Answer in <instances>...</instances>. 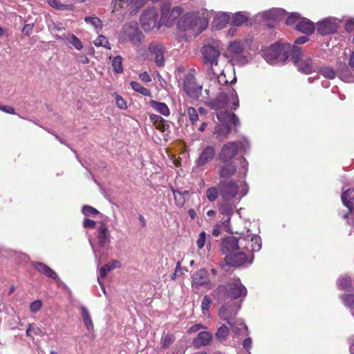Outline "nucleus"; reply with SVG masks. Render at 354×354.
<instances>
[{"label":"nucleus","instance_id":"16","mask_svg":"<svg viewBox=\"0 0 354 354\" xmlns=\"http://www.w3.org/2000/svg\"><path fill=\"white\" fill-rule=\"evenodd\" d=\"M149 56L154 59L156 64L158 67H161L165 64V53L164 46L158 43H151L149 46Z\"/></svg>","mask_w":354,"mask_h":354},{"label":"nucleus","instance_id":"28","mask_svg":"<svg viewBox=\"0 0 354 354\" xmlns=\"http://www.w3.org/2000/svg\"><path fill=\"white\" fill-rule=\"evenodd\" d=\"M243 44L239 41H234L230 42L228 46V53L231 55V58L240 55L243 51Z\"/></svg>","mask_w":354,"mask_h":354},{"label":"nucleus","instance_id":"33","mask_svg":"<svg viewBox=\"0 0 354 354\" xmlns=\"http://www.w3.org/2000/svg\"><path fill=\"white\" fill-rule=\"evenodd\" d=\"M80 310L85 326L88 330H93V324L88 309L85 306H82L80 307Z\"/></svg>","mask_w":354,"mask_h":354},{"label":"nucleus","instance_id":"63","mask_svg":"<svg viewBox=\"0 0 354 354\" xmlns=\"http://www.w3.org/2000/svg\"><path fill=\"white\" fill-rule=\"evenodd\" d=\"M243 346L246 349H250L252 346V339L248 337L243 340Z\"/></svg>","mask_w":354,"mask_h":354},{"label":"nucleus","instance_id":"61","mask_svg":"<svg viewBox=\"0 0 354 354\" xmlns=\"http://www.w3.org/2000/svg\"><path fill=\"white\" fill-rule=\"evenodd\" d=\"M140 78L142 81L145 82H150L151 81V78L147 72H143L140 75Z\"/></svg>","mask_w":354,"mask_h":354},{"label":"nucleus","instance_id":"35","mask_svg":"<svg viewBox=\"0 0 354 354\" xmlns=\"http://www.w3.org/2000/svg\"><path fill=\"white\" fill-rule=\"evenodd\" d=\"M175 341V336L174 334L167 333L166 334H163L160 339V343L162 345V348L164 349H167L171 346V345Z\"/></svg>","mask_w":354,"mask_h":354},{"label":"nucleus","instance_id":"21","mask_svg":"<svg viewBox=\"0 0 354 354\" xmlns=\"http://www.w3.org/2000/svg\"><path fill=\"white\" fill-rule=\"evenodd\" d=\"M337 30V22L335 19L326 18L318 23L317 31L323 35L333 33Z\"/></svg>","mask_w":354,"mask_h":354},{"label":"nucleus","instance_id":"45","mask_svg":"<svg viewBox=\"0 0 354 354\" xmlns=\"http://www.w3.org/2000/svg\"><path fill=\"white\" fill-rule=\"evenodd\" d=\"M94 44L96 46H103L107 49H111V46L109 43V41L107 38L104 35L98 36V37L94 41Z\"/></svg>","mask_w":354,"mask_h":354},{"label":"nucleus","instance_id":"13","mask_svg":"<svg viewBox=\"0 0 354 354\" xmlns=\"http://www.w3.org/2000/svg\"><path fill=\"white\" fill-rule=\"evenodd\" d=\"M158 13L156 9H149L144 12L141 16L140 22L145 31H150L155 28H159L161 22L158 21Z\"/></svg>","mask_w":354,"mask_h":354},{"label":"nucleus","instance_id":"57","mask_svg":"<svg viewBox=\"0 0 354 354\" xmlns=\"http://www.w3.org/2000/svg\"><path fill=\"white\" fill-rule=\"evenodd\" d=\"M83 226L85 228L93 229L95 227V222L93 220L86 218V219H84V221L83 222Z\"/></svg>","mask_w":354,"mask_h":354},{"label":"nucleus","instance_id":"47","mask_svg":"<svg viewBox=\"0 0 354 354\" xmlns=\"http://www.w3.org/2000/svg\"><path fill=\"white\" fill-rule=\"evenodd\" d=\"M211 304H212L211 298L207 295L204 296L202 304H201V309L205 315H206L207 314L209 313V309Z\"/></svg>","mask_w":354,"mask_h":354},{"label":"nucleus","instance_id":"43","mask_svg":"<svg viewBox=\"0 0 354 354\" xmlns=\"http://www.w3.org/2000/svg\"><path fill=\"white\" fill-rule=\"evenodd\" d=\"M231 328L236 334H241L248 329L247 326L242 321L236 319H234V326Z\"/></svg>","mask_w":354,"mask_h":354},{"label":"nucleus","instance_id":"53","mask_svg":"<svg viewBox=\"0 0 354 354\" xmlns=\"http://www.w3.org/2000/svg\"><path fill=\"white\" fill-rule=\"evenodd\" d=\"M42 307V302L40 300L32 301L30 305V310L32 313L38 312Z\"/></svg>","mask_w":354,"mask_h":354},{"label":"nucleus","instance_id":"6","mask_svg":"<svg viewBox=\"0 0 354 354\" xmlns=\"http://www.w3.org/2000/svg\"><path fill=\"white\" fill-rule=\"evenodd\" d=\"M290 45L288 43L275 44L263 51V57L268 62L275 60L284 62L288 58Z\"/></svg>","mask_w":354,"mask_h":354},{"label":"nucleus","instance_id":"9","mask_svg":"<svg viewBox=\"0 0 354 354\" xmlns=\"http://www.w3.org/2000/svg\"><path fill=\"white\" fill-rule=\"evenodd\" d=\"M142 39V35L138 29L137 23L131 22L125 24L120 33V42L131 41L134 46H139Z\"/></svg>","mask_w":354,"mask_h":354},{"label":"nucleus","instance_id":"60","mask_svg":"<svg viewBox=\"0 0 354 354\" xmlns=\"http://www.w3.org/2000/svg\"><path fill=\"white\" fill-rule=\"evenodd\" d=\"M76 57L77 61L82 64H88L89 62L88 58L84 54L79 53L76 55Z\"/></svg>","mask_w":354,"mask_h":354},{"label":"nucleus","instance_id":"22","mask_svg":"<svg viewBox=\"0 0 354 354\" xmlns=\"http://www.w3.org/2000/svg\"><path fill=\"white\" fill-rule=\"evenodd\" d=\"M211 81L212 84H211L208 88L205 90L207 95H214L216 93L217 91H218L219 87L223 88L227 85H230L223 72H221L216 79H213Z\"/></svg>","mask_w":354,"mask_h":354},{"label":"nucleus","instance_id":"23","mask_svg":"<svg viewBox=\"0 0 354 354\" xmlns=\"http://www.w3.org/2000/svg\"><path fill=\"white\" fill-rule=\"evenodd\" d=\"M215 156V149L213 147H205L196 160L197 167H203L212 160Z\"/></svg>","mask_w":354,"mask_h":354},{"label":"nucleus","instance_id":"18","mask_svg":"<svg viewBox=\"0 0 354 354\" xmlns=\"http://www.w3.org/2000/svg\"><path fill=\"white\" fill-rule=\"evenodd\" d=\"M147 0H113L112 1V12H116L121 9L131 6L133 9L141 8Z\"/></svg>","mask_w":354,"mask_h":354},{"label":"nucleus","instance_id":"49","mask_svg":"<svg viewBox=\"0 0 354 354\" xmlns=\"http://www.w3.org/2000/svg\"><path fill=\"white\" fill-rule=\"evenodd\" d=\"M112 66L113 70L116 73H121L123 70L122 64V57L120 56H117L114 57L112 61Z\"/></svg>","mask_w":354,"mask_h":354},{"label":"nucleus","instance_id":"42","mask_svg":"<svg viewBox=\"0 0 354 354\" xmlns=\"http://www.w3.org/2000/svg\"><path fill=\"white\" fill-rule=\"evenodd\" d=\"M248 20V17L244 15L242 12H236L232 18V24L236 26L243 25Z\"/></svg>","mask_w":354,"mask_h":354},{"label":"nucleus","instance_id":"64","mask_svg":"<svg viewBox=\"0 0 354 354\" xmlns=\"http://www.w3.org/2000/svg\"><path fill=\"white\" fill-rule=\"evenodd\" d=\"M345 28L347 31L354 30V21H351L346 24Z\"/></svg>","mask_w":354,"mask_h":354},{"label":"nucleus","instance_id":"2","mask_svg":"<svg viewBox=\"0 0 354 354\" xmlns=\"http://www.w3.org/2000/svg\"><path fill=\"white\" fill-rule=\"evenodd\" d=\"M208 25V13L207 11L192 12L185 14L178 21L179 29L189 30L196 35L205 30Z\"/></svg>","mask_w":354,"mask_h":354},{"label":"nucleus","instance_id":"55","mask_svg":"<svg viewBox=\"0 0 354 354\" xmlns=\"http://www.w3.org/2000/svg\"><path fill=\"white\" fill-rule=\"evenodd\" d=\"M85 21L88 24L93 25L96 28L101 26V21L97 17H86Z\"/></svg>","mask_w":354,"mask_h":354},{"label":"nucleus","instance_id":"52","mask_svg":"<svg viewBox=\"0 0 354 354\" xmlns=\"http://www.w3.org/2000/svg\"><path fill=\"white\" fill-rule=\"evenodd\" d=\"M187 114L189 120L193 124L198 120V115L195 109L192 107L188 108Z\"/></svg>","mask_w":354,"mask_h":354},{"label":"nucleus","instance_id":"30","mask_svg":"<svg viewBox=\"0 0 354 354\" xmlns=\"http://www.w3.org/2000/svg\"><path fill=\"white\" fill-rule=\"evenodd\" d=\"M229 15L225 12L218 13L214 17L213 24L216 28L221 29L225 26V25L229 21Z\"/></svg>","mask_w":354,"mask_h":354},{"label":"nucleus","instance_id":"3","mask_svg":"<svg viewBox=\"0 0 354 354\" xmlns=\"http://www.w3.org/2000/svg\"><path fill=\"white\" fill-rule=\"evenodd\" d=\"M216 94V97L211 102L212 109L227 108L234 110L239 107V101L237 93L231 85H227L223 88L219 87Z\"/></svg>","mask_w":354,"mask_h":354},{"label":"nucleus","instance_id":"58","mask_svg":"<svg viewBox=\"0 0 354 354\" xmlns=\"http://www.w3.org/2000/svg\"><path fill=\"white\" fill-rule=\"evenodd\" d=\"M150 120L153 122L154 125L158 124V122H164V120L162 117L156 114L150 115Z\"/></svg>","mask_w":354,"mask_h":354},{"label":"nucleus","instance_id":"24","mask_svg":"<svg viewBox=\"0 0 354 354\" xmlns=\"http://www.w3.org/2000/svg\"><path fill=\"white\" fill-rule=\"evenodd\" d=\"M31 266L40 274L45 275L46 277L57 279L58 278L57 274L49 266L44 263L39 261L31 262Z\"/></svg>","mask_w":354,"mask_h":354},{"label":"nucleus","instance_id":"36","mask_svg":"<svg viewBox=\"0 0 354 354\" xmlns=\"http://www.w3.org/2000/svg\"><path fill=\"white\" fill-rule=\"evenodd\" d=\"M26 333L27 336L30 337H33L34 335L43 337L45 335V333L42 330V329L35 324H29Z\"/></svg>","mask_w":354,"mask_h":354},{"label":"nucleus","instance_id":"44","mask_svg":"<svg viewBox=\"0 0 354 354\" xmlns=\"http://www.w3.org/2000/svg\"><path fill=\"white\" fill-rule=\"evenodd\" d=\"M47 3L51 7L59 10H65L69 8V5L62 3L58 0H47Z\"/></svg>","mask_w":354,"mask_h":354},{"label":"nucleus","instance_id":"51","mask_svg":"<svg viewBox=\"0 0 354 354\" xmlns=\"http://www.w3.org/2000/svg\"><path fill=\"white\" fill-rule=\"evenodd\" d=\"M68 41L73 45V46L77 49L80 50L82 48V44L81 41L74 35H72L68 38Z\"/></svg>","mask_w":354,"mask_h":354},{"label":"nucleus","instance_id":"62","mask_svg":"<svg viewBox=\"0 0 354 354\" xmlns=\"http://www.w3.org/2000/svg\"><path fill=\"white\" fill-rule=\"evenodd\" d=\"M0 110L10 114L15 113V109L12 107L8 106H0Z\"/></svg>","mask_w":354,"mask_h":354},{"label":"nucleus","instance_id":"31","mask_svg":"<svg viewBox=\"0 0 354 354\" xmlns=\"http://www.w3.org/2000/svg\"><path fill=\"white\" fill-rule=\"evenodd\" d=\"M342 201L350 210L353 209L354 201V189H348L342 194Z\"/></svg>","mask_w":354,"mask_h":354},{"label":"nucleus","instance_id":"17","mask_svg":"<svg viewBox=\"0 0 354 354\" xmlns=\"http://www.w3.org/2000/svg\"><path fill=\"white\" fill-rule=\"evenodd\" d=\"M237 310L238 307L235 304L223 305L221 307L218 314L221 319L227 322L231 327H233Z\"/></svg>","mask_w":354,"mask_h":354},{"label":"nucleus","instance_id":"12","mask_svg":"<svg viewBox=\"0 0 354 354\" xmlns=\"http://www.w3.org/2000/svg\"><path fill=\"white\" fill-rule=\"evenodd\" d=\"M183 10L179 7H175L170 10V5L165 4L162 7L160 22H161V24H164L167 27L171 26L180 16Z\"/></svg>","mask_w":354,"mask_h":354},{"label":"nucleus","instance_id":"38","mask_svg":"<svg viewBox=\"0 0 354 354\" xmlns=\"http://www.w3.org/2000/svg\"><path fill=\"white\" fill-rule=\"evenodd\" d=\"M130 84L135 91L142 94V95L149 96L151 95L149 90L143 87L139 82L133 81Z\"/></svg>","mask_w":354,"mask_h":354},{"label":"nucleus","instance_id":"37","mask_svg":"<svg viewBox=\"0 0 354 354\" xmlns=\"http://www.w3.org/2000/svg\"><path fill=\"white\" fill-rule=\"evenodd\" d=\"M340 299L346 307L354 310V294H344L340 296Z\"/></svg>","mask_w":354,"mask_h":354},{"label":"nucleus","instance_id":"19","mask_svg":"<svg viewBox=\"0 0 354 354\" xmlns=\"http://www.w3.org/2000/svg\"><path fill=\"white\" fill-rule=\"evenodd\" d=\"M121 267V263L118 260H112L109 263L104 265L99 270V275L97 277L98 283L104 294H106L105 286L103 282L101 281V279H104L108 272L115 268H120Z\"/></svg>","mask_w":354,"mask_h":354},{"label":"nucleus","instance_id":"54","mask_svg":"<svg viewBox=\"0 0 354 354\" xmlns=\"http://www.w3.org/2000/svg\"><path fill=\"white\" fill-rule=\"evenodd\" d=\"M241 168L239 169V174L241 177H245L248 172V162L245 159H242L241 161Z\"/></svg>","mask_w":354,"mask_h":354},{"label":"nucleus","instance_id":"10","mask_svg":"<svg viewBox=\"0 0 354 354\" xmlns=\"http://www.w3.org/2000/svg\"><path fill=\"white\" fill-rule=\"evenodd\" d=\"M219 193L222 198L229 201L239 195V185L234 180H222L218 185Z\"/></svg>","mask_w":354,"mask_h":354},{"label":"nucleus","instance_id":"8","mask_svg":"<svg viewBox=\"0 0 354 354\" xmlns=\"http://www.w3.org/2000/svg\"><path fill=\"white\" fill-rule=\"evenodd\" d=\"M291 59L297 66L298 70L305 74L317 71V65L310 58L304 57L300 48L294 46L292 48Z\"/></svg>","mask_w":354,"mask_h":354},{"label":"nucleus","instance_id":"1","mask_svg":"<svg viewBox=\"0 0 354 354\" xmlns=\"http://www.w3.org/2000/svg\"><path fill=\"white\" fill-rule=\"evenodd\" d=\"M247 295V289L239 278H234L225 284L218 285L214 291V297L218 302H224L227 299L235 300Z\"/></svg>","mask_w":354,"mask_h":354},{"label":"nucleus","instance_id":"59","mask_svg":"<svg viewBox=\"0 0 354 354\" xmlns=\"http://www.w3.org/2000/svg\"><path fill=\"white\" fill-rule=\"evenodd\" d=\"M203 328L204 326L201 324H194L188 329L187 332L189 333H195Z\"/></svg>","mask_w":354,"mask_h":354},{"label":"nucleus","instance_id":"26","mask_svg":"<svg viewBox=\"0 0 354 354\" xmlns=\"http://www.w3.org/2000/svg\"><path fill=\"white\" fill-rule=\"evenodd\" d=\"M209 281V274L205 268L200 269L192 276L193 283L201 286L207 283Z\"/></svg>","mask_w":354,"mask_h":354},{"label":"nucleus","instance_id":"48","mask_svg":"<svg viewBox=\"0 0 354 354\" xmlns=\"http://www.w3.org/2000/svg\"><path fill=\"white\" fill-rule=\"evenodd\" d=\"M231 60L233 62V64L240 66L245 65L248 62V58L246 56L243 55L242 53L235 57H232Z\"/></svg>","mask_w":354,"mask_h":354},{"label":"nucleus","instance_id":"25","mask_svg":"<svg viewBox=\"0 0 354 354\" xmlns=\"http://www.w3.org/2000/svg\"><path fill=\"white\" fill-rule=\"evenodd\" d=\"M212 339V335L207 331H202L200 332L197 337L193 340V346L195 348H201V346H205L211 342Z\"/></svg>","mask_w":354,"mask_h":354},{"label":"nucleus","instance_id":"56","mask_svg":"<svg viewBox=\"0 0 354 354\" xmlns=\"http://www.w3.org/2000/svg\"><path fill=\"white\" fill-rule=\"evenodd\" d=\"M115 101L116 105L119 109H126L127 108L126 102L123 100V98L121 96L117 95L115 97Z\"/></svg>","mask_w":354,"mask_h":354},{"label":"nucleus","instance_id":"14","mask_svg":"<svg viewBox=\"0 0 354 354\" xmlns=\"http://www.w3.org/2000/svg\"><path fill=\"white\" fill-rule=\"evenodd\" d=\"M239 146L235 142H228L223 145L219 153L218 160L222 162H233L232 159L238 154Z\"/></svg>","mask_w":354,"mask_h":354},{"label":"nucleus","instance_id":"40","mask_svg":"<svg viewBox=\"0 0 354 354\" xmlns=\"http://www.w3.org/2000/svg\"><path fill=\"white\" fill-rule=\"evenodd\" d=\"M228 335L229 329L225 325H223L221 327H219L216 333V337L220 342L225 340Z\"/></svg>","mask_w":354,"mask_h":354},{"label":"nucleus","instance_id":"4","mask_svg":"<svg viewBox=\"0 0 354 354\" xmlns=\"http://www.w3.org/2000/svg\"><path fill=\"white\" fill-rule=\"evenodd\" d=\"M222 251H229L224 258L225 264L229 267H240L248 261V256L241 250L239 245H223Z\"/></svg>","mask_w":354,"mask_h":354},{"label":"nucleus","instance_id":"29","mask_svg":"<svg viewBox=\"0 0 354 354\" xmlns=\"http://www.w3.org/2000/svg\"><path fill=\"white\" fill-rule=\"evenodd\" d=\"M149 104L155 111L165 116L170 114L169 109L165 103L151 100Z\"/></svg>","mask_w":354,"mask_h":354},{"label":"nucleus","instance_id":"20","mask_svg":"<svg viewBox=\"0 0 354 354\" xmlns=\"http://www.w3.org/2000/svg\"><path fill=\"white\" fill-rule=\"evenodd\" d=\"M237 171V166L234 162H223L218 166V175L220 178L227 179L232 177Z\"/></svg>","mask_w":354,"mask_h":354},{"label":"nucleus","instance_id":"39","mask_svg":"<svg viewBox=\"0 0 354 354\" xmlns=\"http://www.w3.org/2000/svg\"><path fill=\"white\" fill-rule=\"evenodd\" d=\"M98 238L100 239V241L102 243H105L109 241V232L108 230L107 227L102 224L101 225L98 230Z\"/></svg>","mask_w":354,"mask_h":354},{"label":"nucleus","instance_id":"32","mask_svg":"<svg viewBox=\"0 0 354 354\" xmlns=\"http://www.w3.org/2000/svg\"><path fill=\"white\" fill-rule=\"evenodd\" d=\"M317 71L327 79L333 80L336 76L335 71L329 66L317 67Z\"/></svg>","mask_w":354,"mask_h":354},{"label":"nucleus","instance_id":"11","mask_svg":"<svg viewBox=\"0 0 354 354\" xmlns=\"http://www.w3.org/2000/svg\"><path fill=\"white\" fill-rule=\"evenodd\" d=\"M296 23V29L303 33L311 34L315 30V26L312 21L307 19H301L299 14L293 12L287 18L286 24L292 25Z\"/></svg>","mask_w":354,"mask_h":354},{"label":"nucleus","instance_id":"46","mask_svg":"<svg viewBox=\"0 0 354 354\" xmlns=\"http://www.w3.org/2000/svg\"><path fill=\"white\" fill-rule=\"evenodd\" d=\"M218 189L215 187L207 189L206 192L207 198L211 202L214 201L218 196Z\"/></svg>","mask_w":354,"mask_h":354},{"label":"nucleus","instance_id":"15","mask_svg":"<svg viewBox=\"0 0 354 354\" xmlns=\"http://www.w3.org/2000/svg\"><path fill=\"white\" fill-rule=\"evenodd\" d=\"M183 89L192 98H198L202 92V86L196 82L193 75H187L183 81Z\"/></svg>","mask_w":354,"mask_h":354},{"label":"nucleus","instance_id":"41","mask_svg":"<svg viewBox=\"0 0 354 354\" xmlns=\"http://www.w3.org/2000/svg\"><path fill=\"white\" fill-rule=\"evenodd\" d=\"M173 194L176 204L179 207H182L185 202V194H187V192L182 193L178 190H173Z\"/></svg>","mask_w":354,"mask_h":354},{"label":"nucleus","instance_id":"27","mask_svg":"<svg viewBox=\"0 0 354 354\" xmlns=\"http://www.w3.org/2000/svg\"><path fill=\"white\" fill-rule=\"evenodd\" d=\"M337 286L340 290L352 291L353 288L351 277L346 275L341 276L337 281Z\"/></svg>","mask_w":354,"mask_h":354},{"label":"nucleus","instance_id":"5","mask_svg":"<svg viewBox=\"0 0 354 354\" xmlns=\"http://www.w3.org/2000/svg\"><path fill=\"white\" fill-rule=\"evenodd\" d=\"M216 117L222 123L214 128V133L218 136H227L231 131L230 124H233L235 127L239 124L237 116L231 112L221 111L216 113Z\"/></svg>","mask_w":354,"mask_h":354},{"label":"nucleus","instance_id":"50","mask_svg":"<svg viewBox=\"0 0 354 354\" xmlns=\"http://www.w3.org/2000/svg\"><path fill=\"white\" fill-rule=\"evenodd\" d=\"M82 213L87 216H94L99 214V212L94 207L85 205L82 207Z\"/></svg>","mask_w":354,"mask_h":354},{"label":"nucleus","instance_id":"7","mask_svg":"<svg viewBox=\"0 0 354 354\" xmlns=\"http://www.w3.org/2000/svg\"><path fill=\"white\" fill-rule=\"evenodd\" d=\"M222 44L220 41L211 40L203 45L201 49L203 59L205 64L216 66L218 59L221 55Z\"/></svg>","mask_w":354,"mask_h":354},{"label":"nucleus","instance_id":"34","mask_svg":"<svg viewBox=\"0 0 354 354\" xmlns=\"http://www.w3.org/2000/svg\"><path fill=\"white\" fill-rule=\"evenodd\" d=\"M284 15L285 10L281 9H272L263 13L266 18L273 20H280Z\"/></svg>","mask_w":354,"mask_h":354}]
</instances>
